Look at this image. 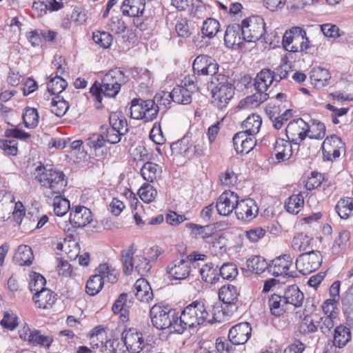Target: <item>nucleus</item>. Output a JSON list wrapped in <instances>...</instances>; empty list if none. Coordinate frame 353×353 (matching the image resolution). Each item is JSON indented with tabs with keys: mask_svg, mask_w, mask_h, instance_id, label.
I'll use <instances>...</instances> for the list:
<instances>
[{
	"mask_svg": "<svg viewBox=\"0 0 353 353\" xmlns=\"http://www.w3.org/2000/svg\"><path fill=\"white\" fill-rule=\"evenodd\" d=\"M223 312L219 307H214L210 314L206 307L201 303L193 302L186 306L178 315V321L174 326L177 334H183L188 328H196L205 323L210 324L221 322Z\"/></svg>",
	"mask_w": 353,
	"mask_h": 353,
	"instance_id": "nucleus-1",
	"label": "nucleus"
},
{
	"mask_svg": "<svg viewBox=\"0 0 353 353\" xmlns=\"http://www.w3.org/2000/svg\"><path fill=\"white\" fill-rule=\"evenodd\" d=\"M272 71L270 69H263L254 78V88L255 92L239 103L241 108H257L261 103H264L269 98L268 92L270 85L274 81Z\"/></svg>",
	"mask_w": 353,
	"mask_h": 353,
	"instance_id": "nucleus-2",
	"label": "nucleus"
},
{
	"mask_svg": "<svg viewBox=\"0 0 353 353\" xmlns=\"http://www.w3.org/2000/svg\"><path fill=\"white\" fill-rule=\"evenodd\" d=\"M126 81L123 72L118 68L107 72L99 87L94 84L90 89V92L96 97L99 102L101 101L102 94L108 97H114L121 89V83Z\"/></svg>",
	"mask_w": 353,
	"mask_h": 353,
	"instance_id": "nucleus-3",
	"label": "nucleus"
},
{
	"mask_svg": "<svg viewBox=\"0 0 353 353\" xmlns=\"http://www.w3.org/2000/svg\"><path fill=\"white\" fill-rule=\"evenodd\" d=\"M36 178L46 189L45 194L48 197L63 193L68 183L65 176L62 172L46 168L39 170Z\"/></svg>",
	"mask_w": 353,
	"mask_h": 353,
	"instance_id": "nucleus-4",
	"label": "nucleus"
},
{
	"mask_svg": "<svg viewBox=\"0 0 353 353\" xmlns=\"http://www.w3.org/2000/svg\"><path fill=\"white\" fill-rule=\"evenodd\" d=\"M212 103L219 109H223L229 103L234 94V88L225 74L211 77Z\"/></svg>",
	"mask_w": 353,
	"mask_h": 353,
	"instance_id": "nucleus-5",
	"label": "nucleus"
},
{
	"mask_svg": "<svg viewBox=\"0 0 353 353\" xmlns=\"http://www.w3.org/2000/svg\"><path fill=\"white\" fill-rule=\"evenodd\" d=\"M150 316L152 324L157 329L176 333L174 326L178 321V314L168 306L155 304L150 309Z\"/></svg>",
	"mask_w": 353,
	"mask_h": 353,
	"instance_id": "nucleus-6",
	"label": "nucleus"
},
{
	"mask_svg": "<svg viewBox=\"0 0 353 353\" xmlns=\"http://www.w3.org/2000/svg\"><path fill=\"white\" fill-rule=\"evenodd\" d=\"M282 45L287 51L301 52L310 48V41L305 30L300 27H293L285 32Z\"/></svg>",
	"mask_w": 353,
	"mask_h": 353,
	"instance_id": "nucleus-7",
	"label": "nucleus"
},
{
	"mask_svg": "<svg viewBox=\"0 0 353 353\" xmlns=\"http://www.w3.org/2000/svg\"><path fill=\"white\" fill-rule=\"evenodd\" d=\"M110 126L101 134L107 142L115 144L128 132L127 120L121 112H112L109 117Z\"/></svg>",
	"mask_w": 353,
	"mask_h": 353,
	"instance_id": "nucleus-8",
	"label": "nucleus"
},
{
	"mask_svg": "<svg viewBox=\"0 0 353 353\" xmlns=\"http://www.w3.org/2000/svg\"><path fill=\"white\" fill-rule=\"evenodd\" d=\"M121 256L124 271L127 274L135 271L138 274L144 276L151 268L149 260L141 253L134 255L132 248L122 251Z\"/></svg>",
	"mask_w": 353,
	"mask_h": 353,
	"instance_id": "nucleus-9",
	"label": "nucleus"
},
{
	"mask_svg": "<svg viewBox=\"0 0 353 353\" xmlns=\"http://www.w3.org/2000/svg\"><path fill=\"white\" fill-rule=\"evenodd\" d=\"M240 28L244 41L256 42L264 35L265 23L261 16L252 15L242 20Z\"/></svg>",
	"mask_w": 353,
	"mask_h": 353,
	"instance_id": "nucleus-10",
	"label": "nucleus"
},
{
	"mask_svg": "<svg viewBox=\"0 0 353 353\" xmlns=\"http://www.w3.org/2000/svg\"><path fill=\"white\" fill-rule=\"evenodd\" d=\"M130 116L134 119H143L151 121L157 117V110L152 100L134 99L130 105Z\"/></svg>",
	"mask_w": 353,
	"mask_h": 353,
	"instance_id": "nucleus-11",
	"label": "nucleus"
},
{
	"mask_svg": "<svg viewBox=\"0 0 353 353\" xmlns=\"http://www.w3.org/2000/svg\"><path fill=\"white\" fill-rule=\"evenodd\" d=\"M322 255L319 251H309L301 254L296 260V268L303 274H308L319 268Z\"/></svg>",
	"mask_w": 353,
	"mask_h": 353,
	"instance_id": "nucleus-12",
	"label": "nucleus"
},
{
	"mask_svg": "<svg viewBox=\"0 0 353 353\" xmlns=\"http://www.w3.org/2000/svg\"><path fill=\"white\" fill-rule=\"evenodd\" d=\"M182 83L172 90V101L179 104H189L192 101V95L196 91L197 87L191 77H185Z\"/></svg>",
	"mask_w": 353,
	"mask_h": 353,
	"instance_id": "nucleus-13",
	"label": "nucleus"
},
{
	"mask_svg": "<svg viewBox=\"0 0 353 353\" xmlns=\"http://www.w3.org/2000/svg\"><path fill=\"white\" fill-rule=\"evenodd\" d=\"M293 266V260L290 255L284 254L272 261L269 265V272L275 276H283L289 277H296L297 274L294 270H291Z\"/></svg>",
	"mask_w": 353,
	"mask_h": 353,
	"instance_id": "nucleus-14",
	"label": "nucleus"
},
{
	"mask_svg": "<svg viewBox=\"0 0 353 353\" xmlns=\"http://www.w3.org/2000/svg\"><path fill=\"white\" fill-rule=\"evenodd\" d=\"M192 68L194 72L198 75L214 76L222 74L219 72V66L216 61L212 57L201 54L194 59Z\"/></svg>",
	"mask_w": 353,
	"mask_h": 353,
	"instance_id": "nucleus-15",
	"label": "nucleus"
},
{
	"mask_svg": "<svg viewBox=\"0 0 353 353\" xmlns=\"http://www.w3.org/2000/svg\"><path fill=\"white\" fill-rule=\"evenodd\" d=\"M308 123L299 118L290 121L285 128V134L289 141L299 145L307 137Z\"/></svg>",
	"mask_w": 353,
	"mask_h": 353,
	"instance_id": "nucleus-16",
	"label": "nucleus"
},
{
	"mask_svg": "<svg viewBox=\"0 0 353 353\" xmlns=\"http://www.w3.org/2000/svg\"><path fill=\"white\" fill-rule=\"evenodd\" d=\"M345 144L339 137L335 134L327 137L322 143L323 159L332 161L338 158Z\"/></svg>",
	"mask_w": 353,
	"mask_h": 353,
	"instance_id": "nucleus-17",
	"label": "nucleus"
},
{
	"mask_svg": "<svg viewBox=\"0 0 353 353\" xmlns=\"http://www.w3.org/2000/svg\"><path fill=\"white\" fill-rule=\"evenodd\" d=\"M122 339L130 353H139L145 347L143 334L135 328L124 330L122 333Z\"/></svg>",
	"mask_w": 353,
	"mask_h": 353,
	"instance_id": "nucleus-18",
	"label": "nucleus"
},
{
	"mask_svg": "<svg viewBox=\"0 0 353 353\" xmlns=\"http://www.w3.org/2000/svg\"><path fill=\"white\" fill-rule=\"evenodd\" d=\"M239 196L236 193L229 191L223 192L217 199L216 209L221 216L230 215L234 209H236Z\"/></svg>",
	"mask_w": 353,
	"mask_h": 353,
	"instance_id": "nucleus-19",
	"label": "nucleus"
},
{
	"mask_svg": "<svg viewBox=\"0 0 353 353\" xmlns=\"http://www.w3.org/2000/svg\"><path fill=\"white\" fill-rule=\"evenodd\" d=\"M191 271V263L188 259H177L167 266V272L174 280L185 279Z\"/></svg>",
	"mask_w": 353,
	"mask_h": 353,
	"instance_id": "nucleus-20",
	"label": "nucleus"
},
{
	"mask_svg": "<svg viewBox=\"0 0 353 353\" xmlns=\"http://www.w3.org/2000/svg\"><path fill=\"white\" fill-rule=\"evenodd\" d=\"M258 211L256 202L253 199H246L238 201L235 213L239 220L250 221L256 217Z\"/></svg>",
	"mask_w": 353,
	"mask_h": 353,
	"instance_id": "nucleus-21",
	"label": "nucleus"
},
{
	"mask_svg": "<svg viewBox=\"0 0 353 353\" xmlns=\"http://www.w3.org/2000/svg\"><path fill=\"white\" fill-rule=\"evenodd\" d=\"M252 328L248 322H243L233 326L229 331L228 338L233 345L245 343L251 336Z\"/></svg>",
	"mask_w": 353,
	"mask_h": 353,
	"instance_id": "nucleus-22",
	"label": "nucleus"
},
{
	"mask_svg": "<svg viewBox=\"0 0 353 353\" xmlns=\"http://www.w3.org/2000/svg\"><path fill=\"white\" fill-rule=\"evenodd\" d=\"M92 220V212L85 206L77 205L70 209V221L76 227H85Z\"/></svg>",
	"mask_w": 353,
	"mask_h": 353,
	"instance_id": "nucleus-23",
	"label": "nucleus"
},
{
	"mask_svg": "<svg viewBox=\"0 0 353 353\" xmlns=\"http://www.w3.org/2000/svg\"><path fill=\"white\" fill-rule=\"evenodd\" d=\"M233 144L235 150L239 154L249 153L255 145V140L244 132H240L233 137Z\"/></svg>",
	"mask_w": 353,
	"mask_h": 353,
	"instance_id": "nucleus-24",
	"label": "nucleus"
},
{
	"mask_svg": "<svg viewBox=\"0 0 353 353\" xmlns=\"http://www.w3.org/2000/svg\"><path fill=\"white\" fill-rule=\"evenodd\" d=\"M134 296L141 302L148 303L153 299V292L149 283L144 279L137 280L134 285Z\"/></svg>",
	"mask_w": 353,
	"mask_h": 353,
	"instance_id": "nucleus-25",
	"label": "nucleus"
},
{
	"mask_svg": "<svg viewBox=\"0 0 353 353\" xmlns=\"http://www.w3.org/2000/svg\"><path fill=\"white\" fill-rule=\"evenodd\" d=\"M145 6V0H124L121 9L124 15L136 17L143 14Z\"/></svg>",
	"mask_w": 353,
	"mask_h": 353,
	"instance_id": "nucleus-26",
	"label": "nucleus"
},
{
	"mask_svg": "<svg viewBox=\"0 0 353 353\" xmlns=\"http://www.w3.org/2000/svg\"><path fill=\"white\" fill-rule=\"evenodd\" d=\"M283 297L287 306L290 305L294 307H301L304 299L303 294L295 285L289 286L285 291Z\"/></svg>",
	"mask_w": 353,
	"mask_h": 353,
	"instance_id": "nucleus-27",
	"label": "nucleus"
},
{
	"mask_svg": "<svg viewBox=\"0 0 353 353\" xmlns=\"http://www.w3.org/2000/svg\"><path fill=\"white\" fill-rule=\"evenodd\" d=\"M32 299L37 307L48 309L54 303L56 297L53 292L46 288L34 294Z\"/></svg>",
	"mask_w": 353,
	"mask_h": 353,
	"instance_id": "nucleus-28",
	"label": "nucleus"
},
{
	"mask_svg": "<svg viewBox=\"0 0 353 353\" xmlns=\"http://www.w3.org/2000/svg\"><path fill=\"white\" fill-rule=\"evenodd\" d=\"M239 296V290L237 287L230 284L222 286L219 291V298L225 305L236 304Z\"/></svg>",
	"mask_w": 353,
	"mask_h": 353,
	"instance_id": "nucleus-29",
	"label": "nucleus"
},
{
	"mask_svg": "<svg viewBox=\"0 0 353 353\" xmlns=\"http://www.w3.org/2000/svg\"><path fill=\"white\" fill-rule=\"evenodd\" d=\"M290 141L283 139H278L274 145V153L279 163L290 158L292 154V148Z\"/></svg>",
	"mask_w": 353,
	"mask_h": 353,
	"instance_id": "nucleus-30",
	"label": "nucleus"
},
{
	"mask_svg": "<svg viewBox=\"0 0 353 353\" xmlns=\"http://www.w3.org/2000/svg\"><path fill=\"white\" fill-rule=\"evenodd\" d=\"M33 253L30 246L21 245L16 250L13 260L19 265H30L33 260Z\"/></svg>",
	"mask_w": 353,
	"mask_h": 353,
	"instance_id": "nucleus-31",
	"label": "nucleus"
},
{
	"mask_svg": "<svg viewBox=\"0 0 353 353\" xmlns=\"http://www.w3.org/2000/svg\"><path fill=\"white\" fill-rule=\"evenodd\" d=\"M330 79L329 71L323 68L316 67L310 72L312 83L318 88H323L327 84Z\"/></svg>",
	"mask_w": 353,
	"mask_h": 353,
	"instance_id": "nucleus-32",
	"label": "nucleus"
},
{
	"mask_svg": "<svg viewBox=\"0 0 353 353\" xmlns=\"http://www.w3.org/2000/svg\"><path fill=\"white\" fill-rule=\"evenodd\" d=\"M133 304L132 297L126 293H122L115 301L112 306V311L114 314L121 313V316L126 318L128 309Z\"/></svg>",
	"mask_w": 353,
	"mask_h": 353,
	"instance_id": "nucleus-33",
	"label": "nucleus"
},
{
	"mask_svg": "<svg viewBox=\"0 0 353 353\" xmlns=\"http://www.w3.org/2000/svg\"><path fill=\"white\" fill-rule=\"evenodd\" d=\"M241 30L239 26H229L224 35V41L225 45L229 48H233L235 46H239L242 43L243 37L242 35L239 34V30Z\"/></svg>",
	"mask_w": 353,
	"mask_h": 353,
	"instance_id": "nucleus-34",
	"label": "nucleus"
},
{
	"mask_svg": "<svg viewBox=\"0 0 353 353\" xmlns=\"http://www.w3.org/2000/svg\"><path fill=\"white\" fill-rule=\"evenodd\" d=\"M161 167L152 162L145 163L141 170V174L143 179L150 183L157 181L161 176Z\"/></svg>",
	"mask_w": 353,
	"mask_h": 353,
	"instance_id": "nucleus-35",
	"label": "nucleus"
},
{
	"mask_svg": "<svg viewBox=\"0 0 353 353\" xmlns=\"http://www.w3.org/2000/svg\"><path fill=\"white\" fill-rule=\"evenodd\" d=\"M335 210L343 219H347L353 214V198H341L336 203Z\"/></svg>",
	"mask_w": 353,
	"mask_h": 353,
	"instance_id": "nucleus-36",
	"label": "nucleus"
},
{
	"mask_svg": "<svg viewBox=\"0 0 353 353\" xmlns=\"http://www.w3.org/2000/svg\"><path fill=\"white\" fill-rule=\"evenodd\" d=\"M351 339V332L348 327L340 325L334 330L333 344L335 347L341 348Z\"/></svg>",
	"mask_w": 353,
	"mask_h": 353,
	"instance_id": "nucleus-37",
	"label": "nucleus"
},
{
	"mask_svg": "<svg viewBox=\"0 0 353 353\" xmlns=\"http://www.w3.org/2000/svg\"><path fill=\"white\" fill-rule=\"evenodd\" d=\"M95 274L101 278V281L105 279L108 282L114 283L117 281V272L116 270L107 263H102L95 270Z\"/></svg>",
	"mask_w": 353,
	"mask_h": 353,
	"instance_id": "nucleus-38",
	"label": "nucleus"
},
{
	"mask_svg": "<svg viewBox=\"0 0 353 353\" xmlns=\"http://www.w3.org/2000/svg\"><path fill=\"white\" fill-rule=\"evenodd\" d=\"M262 123L261 118L259 115L252 114L247 117L243 122L242 125L245 132L249 135H254L259 131Z\"/></svg>",
	"mask_w": 353,
	"mask_h": 353,
	"instance_id": "nucleus-39",
	"label": "nucleus"
},
{
	"mask_svg": "<svg viewBox=\"0 0 353 353\" xmlns=\"http://www.w3.org/2000/svg\"><path fill=\"white\" fill-rule=\"evenodd\" d=\"M304 205V199L301 194H292L285 202V208L289 213L298 214Z\"/></svg>",
	"mask_w": 353,
	"mask_h": 353,
	"instance_id": "nucleus-40",
	"label": "nucleus"
},
{
	"mask_svg": "<svg viewBox=\"0 0 353 353\" xmlns=\"http://www.w3.org/2000/svg\"><path fill=\"white\" fill-rule=\"evenodd\" d=\"M266 260L259 256H254L247 261V267L251 272L255 274H261L266 269H269Z\"/></svg>",
	"mask_w": 353,
	"mask_h": 353,
	"instance_id": "nucleus-41",
	"label": "nucleus"
},
{
	"mask_svg": "<svg viewBox=\"0 0 353 353\" xmlns=\"http://www.w3.org/2000/svg\"><path fill=\"white\" fill-rule=\"evenodd\" d=\"M201 279L209 283H214L219 280V274L218 267H214L212 263L204 265L200 270Z\"/></svg>",
	"mask_w": 353,
	"mask_h": 353,
	"instance_id": "nucleus-42",
	"label": "nucleus"
},
{
	"mask_svg": "<svg viewBox=\"0 0 353 353\" xmlns=\"http://www.w3.org/2000/svg\"><path fill=\"white\" fill-rule=\"evenodd\" d=\"M269 307L271 313L276 316H281L288 309L283 297L277 294H273L270 298Z\"/></svg>",
	"mask_w": 353,
	"mask_h": 353,
	"instance_id": "nucleus-43",
	"label": "nucleus"
},
{
	"mask_svg": "<svg viewBox=\"0 0 353 353\" xmlns=\"http://www.w3.org/2000/svg\"><path fill=\"white\" fill-rule=\"evenodd\" d=\"M312 238L303 233L295 235L292 241V248L297 252L307 251L310 248Z\"/></svg>",
	"mask_w": 353,
	"mask_h": 353,
	"instance_id": "nucleus-44",
	"label": "nucleus"
},
{
	"mask_svg": "<svg viewBox=\"0 0 353 353\" xmlns=\"http://www.w3.org/2000/svg\"><path fill=\"white\" fill-rule=\"evenodd\" d=\"M69 108L68 103L60 95L55 96L51 102V112L59 117H61Z\"/></svg>",
	"mask_w": 353,
	"mask_h": 353,
	"instance_id": "nucleus-45",
	"label": "nucleus"
},
{
	"mask_svg": "<svg viewBox=\"0 0 353 353\" xmlns=\"http://www.w3.org/2000/svg\"><path fill=\"white\" fill-rule=\"evenodd\" d=\"M307 136L312 139H322L325 135V126L322 122L313 120L310 125H308Z\"/></svg>",
	"mask_w": 353,
	"mask_h": 353,
	"instance_id": "nucleus-46",
	"label": "nucleus"
},
{
	"mask_svg": "<svg viewBox=\"0 0 353 353\" xmlns=\"http://www.w3.org/2000/svg\"><path fill=\"white\" fill-rule=\"evenodd\" d=\"M39 113L36 108L30 107L25 108L23 114V121L26 128H34L37 127L39 123Z\"/></svg>",
	"mask_w": 353,
	"mask_h": 353,
	"instance_id": "nucleus-47",
	"label": "nucleus"
},
{
	"mask_svg": "<svg viewBox=\"0 0 353 353\" xmlns=\"http://www.w3.org/2000/svg\"><path fill=\"white\" fill-rule=\"evenodd\" d=\"M54 212L57 216H63L70 209V201L61 194H56L53 200Z\"/></svg>",
	"mask_w": 353,
	"mask_h": 353,
	"instance_id": "nucleus-48",
	"label": "nucleus"
},
{
	"mask_svg": "<svg viewBox=\"0 0 353 353\" xmlns=\"http://www.w3.org/2000/svg\"><path fill=\"white\" fill-rule=\"evenodd\" d=\"M154 106L157 107V111L161 109H168L170 107L172 101V92L161 91L154 96Z\"/></svg>",
	"mask_w": 353,
	"mask_h": 353,
	"instance_id": "nucleus-49",
	"label": "nucleus"
},
{
	"mask_svg": "<svg viewBox=\"0 0 353 353\" xmlns=\"http://www.w3.org/2000/svg\"><path fill=\"white\" fill-rule=\"evenodd\" d=\"M140 199L145 203L152 202L157 195V190L150 184L143 183L138 191Z\"/></svg>",
	"mask_w": 353,
	"mask_h": 353,
	"instance_id": "nucleus-50",
	"label": "nucleus"
},
{
	"mask_svg": "<svg viewBox=\"0 0 353 353\" xmlns=\"http://www.w3.org/2000/svg\"><path fill=\"white\" fill-rule=\"evenodd\" d=\"M67 82L61 77L56 76L47 83V89L52 94L59 95L66 88Z\"/></svg>",
	"mask_w": 353,
	"mask_h": 353,
	"instance_id": "nucleus-51",
	"label": "nucleus"
},
{
	"mask_svg": "<svg viewBox=\"0 0 353 353\" xmlns=\"http://www.w3.org/2000/svg\"><path fill=\"white\" fill-rule=\"evenodd\" d=\"M220 28L219 22L212 18L207 19L203 21L201 28L202 34L208 38H212L219 32Z\"/></svg>",
	"mask_w": 353,
	"mask_h": 353,
	"instance_id": "nucleus-52",
	"label": "nucleus"
},
{
	"mask_svg": "<svg viewBox=\"0 0 353 353\" xmlns=\"http://www.w3.org/2000/svg\"><path fill=\"white\" fill-rule=\"evenodd\" d=\"M104 281H101V278L96 274L92 275L87 281L85 290L90 296L97 294L103 286Z\"/></svg>",
	"mask_w": 353,
	"mask_h": 353,
	"instance_id": "nucleus-53",
	"label": "nucleus"
},
{
	"mask_svg": "<svg viewBox=\"0 0 353 353\" xmlns=\"http://www.w3.org/2000/svg\"><path fill=\"white\" fill-rule=\"evenodd\" d=\"M46 279L40 274L33 272L30 275L29 288L30 291L34 294L46 289L45 288Z\"/></svg>",
	"mask_w": 353,
	"mask_h": 353,
	"instance_id": "nucleus-54",
	"label": "nucleus"
},
{
	"mask_svg": "<svg viewBox=\"0 0 353 353\" xmlns=\"http://www.w3.org/2000/svg\"><path fill=\"white\" fill-rule=\"evenodd\" d=\"M107 333L103 329L96 328L90 335V345L93 350H101L104 341L106 340Z\"/></svg>",
	"mask_w": 353,
	"mask_h": 353,
	"instance_id": "nucleus-55",
	"label": "nucleus"
},
{
	"mask_svg": "<svg viewBox=\"0 0 353 353\" xmlns=\"http://www.w3.org/2000/svg\"><path fill=\"white\" fill-rule=\"evenodd\" d=\"M192 145H188V139L184 137L179 141L172 144L171 149L173 152L185 157H190L192 156Z\"/></svg>",
	"mask_w": 353,
	"mask_h": 353,
	"instance_id": "nucleus-56",
	"label": "nucleus"
},
{
	"mask_svg": "<svg viewBox=\"0 0 353 353\" xmlns=\"http://www.w3.org/2000/svg\"><path fill=\"white\" fill-rule=\"evenodd\" d=\"M93 41L103 48H108L112 43V36L107 32H97L93 33Z\"/></svg>",
	"mask_w": 353,
	"mask_h": 353,
	"instance_id": "nucleus-57",
	"label": "nucleus"
},
{
	"mask_svg": "<svg viewBox=\"0 0 353 353\" xmlns=\"http://www.w3.org/2000/svg\"><path fill=\"white\" fill-rule=\"evenodd\" d=\"M350 234L347 230H343L339 233L338 237L334 240L332 248L334 253H339L341 250L345 249L350 240Z\"/></svg>",
	"mask_w": 353,
	"mask_h": 353,
	"instance_id": "nucleus-58",
	"label": "nucleus"
},
{
	"mask_svg": "<svg viewBox=\"0 0 353 353\" xmlns=\"http://www.w3.org/2000/svg\"><path fill=\"white\" fill-rule=\"evenodd\" d=\"M219 274L224 279H234L238 274L237 268L232 263H225L219 268Z\"/></svg>",
	"mask_w": 353,
	"mask_h": 353,
	"instance_id": "nucleus-59",
	"label": "nucleus"
},
{
	"mask_svg": "<svg viewBox=\"0 0 353 353\" xmlns=\"http://www.w3.org/2000/svg\"><path fill=\"white\" fill-rule=\"evenodd\" d=\"M0 148L6 155L16 156L18 152L16 140H0Z\"/></svg>",
	"mask_w": 353,
	"mask_h": 353,
	"instance_id": "nucleus-60",
	"label": "nucleus"
},
{
	"mask_svg": "<svg viewBox=\"0 0 353 353\" xmlns=\"http://www.w3.org/2000/svg\"><path fill=\"white\" fill-rule=\"evenodd\" d=\"M266 231L261 227L253 228L245 232V237L251 243L258 242L264 237Z\"/></svg>",
	"mask_w": 353,
	"mask_h": 353,
	"instance_id": "nucleus-61",
	"label": "nucleus"
},
{
	"mask_svg": "<svg viewBox=\"0 0 353 353\" xmlns=\"http://www.w3.org/2000/svg\"><path fill=\"white\" fill-rule=\"evenodd\" d=\"M335 317L331 316H321L318 321L319 328L324 334H329L334 326V319Z\"/></svg>",
	"mask_w": 353,
	"mask_h": 353,
	"instance_id": "nucleus-62",
	"label": "nucleus"
},
{
	"mask_svg": "<svg viewBox=\"0 0 353 353\" xmlns=\"http://www.w3.org/2000/svg\"><path fill=\"white\" fill-rule=\"evenodd\" d=\"M326 109L330 110V118L332 119V121L334 124H338L340 123V121L339 119V117H343L345 115L349 109L346 108H337L334 107V105H332L331 104H327L325 105Z\"/></svg>",
	"mask_w": 353,
	"mask_h": 353,
	"instance_id": "nucleus-63",
	"label": "nucleus"
},
{
	"mask_svg": "<svg viewBox=\"0 0 353 353\" xmlns=\"http://www.w3.org/2000/svg\"><path fill=\"white\" fill-rule=\"evenodd\" d=\"M105 142L107 141L102 134H94L87 140L86 145L91 150L93 149L97 150L103 148L105 145Z\"/></svg>",
	"mask_w": 353,
	"mask_h": 353,
	"instance_id": "nucleus-64",
	"label": "nucleus"
}]
</instances>
